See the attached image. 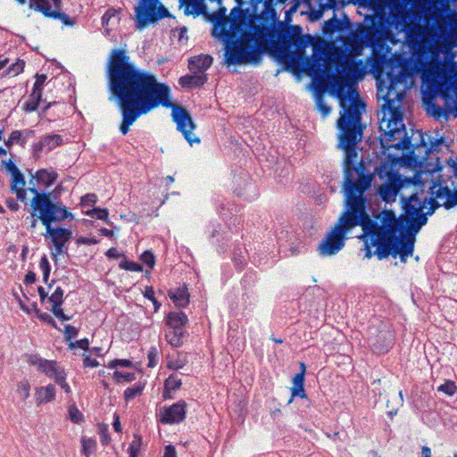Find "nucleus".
I'll return each mask as SVG.
<instances>
[{"mask_svg": "<svg viewBox=\"0 0 457 457\" xmlns=\"http://www.w3.org/2000/svg\"><path fill=\"white\" fill-rule=\"evenodd\" d=\"M108 87L121 113L120 131L126 135L130 126L142 115L163 106L171 108L172 120L187 142L199 144L193 134L196 128L189 112L171 102L170 87L159 82L150 71L142 70L133 62L125 49H112L107 62Z\"/></svg>", "mask_w": 457, "mask_h": 457, "instance_id": "obj_1", "label": "nucleus"}, {"mask_svg": "<svg viewBox=\"0 0 457 457\" xmlns=\"http://www.w3.org/2000/svg\"><path fill=\"white\" fill-rule=\"evenodd\" d=\"M344 192L345 210L340 215L333 228L325 236L318 246L321 256L337 253L344 246L347 232L361 226L363 232L365 258L376 255L378 260L393 257L395 237L392 231L393 217L388 212L383 219L378 215L373 220L366 212V198L363 193L371 186L372 176L365 174L362 162L355 163V159L345 157Z\"/></svg>", "mask_w": 457, "mask_h": 457, "instance_id": "obj_2", "label": "nucleus"}, {"mask_svg": "<svg viewBox=\"0 0 457 457\" xmlns=\"http://www.w3.org/2000/svg\"><path fill=\"white\" fill-rule=\"evenodd\" d=\"M328 62L336 66L337 73L328 67L319 65L314 71L313 80L320 91H329L338 99L341 107L337 121L340 132L339 146L346 158L356 159V145L361 140L365 129L361 124L365 104L358 92L352 89V84L362 78V62L352 60L341 48H335L328 56Z\"/></svg>", "mask_w": 457, "mask_h": 457, "instance_id": "obj_3", "label": "nucleus"}, {"mask_svg": "<svg viewBox=\"0 0 457 457\" xmlns=\"http://www.w3.org/2000/svg\"><path fill=\"white\" fill-rule=\"evenodd\" d=\"M438 199L432 195L429 198L420 199L418 194H412L409 197H402L403 213L398 218L390 210L379 214L380 219L386 212L393 217L392 234L396 241L392 250L394 258L398 256L402 262H406L407 258L413 254L415 235L427 224L428 215H432L442 205Z\"/></svg>", "mask_w": 457, "mask_h": 457, "instance_id": "obj_4", "label": "nucleus"}, {"mask_svg": "<svg viewBox=\"0 0 457 457\" xmlns=\"http://www.w3.org/2000/svg\"><path fill=\"white\" fill-rule=\"evenodd\" d=\"M29 191L34 195L30 200V228L34 229L37 221H41L54 245V249L51 253L55 260L58 255L64 253V247L71 238V231L63 228H53L52 224L67 219L72 220L74 215L67 207L59 203H54L51 193L40 192L34 185L29 187Z\"/></svg>", "mask_w": 457, "mask_h": 457, "instance_id": "obj_5", "label": "nucleus"}, {"mask_svg": "<svg viewBox=\"0 0 457 457\" xmlns=\"http://www.w3.org/2000/svg\"><path fill=\"white\" fill-rule=\"evenodd\" d=\"M270 30L262 25H235L226 42L228 65L256 63L270 49Z\"/></svg>", "mask_w": 457, "mask_h": 457, "instance_id": "obj_6", "label": "nucleus"}, {"mask_svg": "<svg viewBox=\"0 0 457 457\" xmlns=\"http://www.w3.org/2000/svg\"><path fill=\"white\" fill-rule=\"evenodd\" d=\"M279 39L283 46L278 47V58L287 69L293 72L299 71L300 59L311 43V36L303 35L302 27L290 25L280 31Z\"/></svg>", "mask_w": 457, "mask_h": 457, "instance_id": "obj_7", "label": "nucleus"}, {"mask_svg": "<svg viewBox=\"0 0 457 457\" xmlns=\"http://www.w3.org/2000/svg\"><path fill=\"white\" fill-rule=\"evenodd\" d=\"M415 70L419 68L415 65V61L403 60L397 71L391 68L386 73L387 81L378 80V93L380 94L385 101L384 106L388 109L395 107V102H400L404 96V89H399L398 87L405 85L407 80L412 77Z\"/></svg>", "mask_w": 457, "mask_h": 457, "instance_id": "obj_8", "label": "nucleus"}, {"mask_svg": "<svg viewBox=\"0 0 457 457\" xmlns=\"http://www.w3.org/2000/svg\"><path fill=\"white\" fill-rule=\"evenodd\" d=\"M438 74L440 79L436 85L437 92L449 104L451 113L457 118V62L453 60V55L447 58Z\"/></svg>", "mask_w": 457, "mask_h": 457, "instance_id": "obj_9", "label": "nucleus"}, {"mask_svg": "<svg viewBox=\"0 0 457 457\" xmlns=\"http://www.w3.org/2000/svg\"><path fill=\"white\" fill-rule=\"evenodd\" d=\"M169 11L158 0H139L135 7L137 27L139 29L169 16Z\"/></svg>", "mask_w": 457, "mask_h": 457, "instance_id": "obj_10", "label": "nucleus"}, {"mask_svg": "<svg viewBox=\"0 0 457 457\" xmlns=\"http://www.w3.org/2000/svg\"><path fill=\"white\" fill-rule=\"evenodd\" d=\"M385 131L388 148L413 151L411 137H408L405 126L401 120H388Z\"/></svg>", "mask_w": 457, "mask_h": 457, "instance_id": "obj_11", "label": "nucleus"}, {"mask_svg": "<svg viewBox=\"0 0 457 457\" xmlns=\"http://www.w3.org/2000/svg\"><path fill=\"white\" fill-rule=\"evenodd\" d=\"M368 344L377 354L387 353L393 346L394 336L389 328L383 322L378 327L369 328Z\"/></svg>", "mask_w": 457, "mask_h": 457, "instance_id": "obj_12", "label": "nucleus"}, {"mask_svg": "<svg viewBox=\"0 0 457 457\" xmlns=\"http://www.w3.org/2000/svg\"><path fill=\"white\" fill-rule=\"evenodd\" d=\"M27 361L29 365L36 367L37 371L53 379L54 382L66 373L64 368L58 361L45 359L38 353L29 354Z\"/></svg>", "mask_w": 457, "mask_h": 457, "instance_id": "obj_13", "label": "nucleus"}, {"mask_svg": "<svg viewBox=\"0 0 457 457\" xmlns=\"http://www.w3.org/2000/svg\"><path fill=\"white\" fill-rule=\"evenodd\" d=\"M187 404L179 400L170 406H163L160 410L159 420L162 424H179L186 419Z\"/></svg>", "mask_w": 457, "mask_h": 457, "instance_id": "obj_14", "label": "nucleus"}, {"mask_svg": "<svg viewBox=\"0 0 457 457\" xmlns=\"http://www.w3.org/2000/svg\"><path fill=\"white\" fill-rule=\"evenodd\" d=\"M5 169L12 175L11 191L16 195L18 200L26 202L28 189L25 188L26 182L22 173L11 160L6 162Z\"/></svg>", "mask_w": 457, "mask_h": 457, "instance_id": "obj_15", "label": "nucleus"}, {"mask_svg": "<svg viewBox=\"0 0 457 457\" xmlns=\"http://www.w3.org/2000/svg\"><path fill=\"white\" fill-rule=\"evenodd\" d=\"M429 193L436 198H445L442 205L445 209H451L457 205V189L453 191L447 186H442L439 180L432 181Z\"/></svg>", "mask_w": 457, "mask_h": 457, "instance_id": "obj_16", "label": "nucleus"}, {"mask_svg": "<svg viewBox=\"0 0 457 457\" xmlns=\"http://www.w3.org/2000/svg\"><path fill=\"white\" fill-rule=\"evenodd\" d=\"M430 51L431 45L429 42L423 39H417L413 42L411 58L415 61V65L420 71H424L428 67Z\"/></svg>", "mask_w": 457, "mask_h": 457, "instance_id": "obj_17", "label": "nucleus"}, {"mask_svg": "<svg viewBox=\"0 0 457 457\" xmlns=\"http://www.w3.org/2000/svg\"><path fill=\"white\" fill-rule=\"evenodd\" d=\"M384 32V26L381 22L372 21L370 25L361 29V34L368 46H374L379 43Z\"/></svg>", "mask_w": 457, "mask_h": 457, "instance_id": "obj_18", "label": "nucleus"}, {"mask_svg": "<svg viewBox=\"0 0 457 457\" xmlns=\"http://www.w3.org/2000/svg\"><path fill=\"white\" fill-rule=\"evenodd\" d=\"M64 291L61 287H56L48 297V301L51 303L52 313L62 321H68L71 320L72 316H69L64 313L62 304L63 303Z\"/></svg>", "mask_w": 457, "mask_h": 457, "instance_id": "obj_19", "label": "nucleus"}, {"mask_svg": "<svg viewBox=\"0 0 457 457\" xmlns=\"http://www.w3.org/2000/svg\"><path fill=\"white\" fill-rule=\"evenodd\" d=\"M63 144L62 136L59 134H52L42 137L38 142L32 145L34 154L42 153L44 151L50 152L53 149Z\"/></svg>", "mask_w": 457, "mask_h": 457, "instance_id": "obj_20", "label": "nucleus"}, {"mask_svg": "<svg viewBox=\"0 0 457 457\" xmlns=\"http://www.w3.org/2000/svg\"><path fill=\"white\" fill-rule=\"evenodd\" d=\"M376 173L380 179H386V184L391 186L397 192L401 189L402 180L397 171L393 170L386 164H381L376 169Z\"/></svg>", "mask_w": 457, "mask_h": 457, "instance_id": "obj_21", "label": "nucleus"}, {"mask_svg": "<svg viewBox=\"0 0 457 457\" xmlns=\"http://www.w3.org/2000/svg\"><path fill=\"white\" fill-rule=\"evenodd\" d=\"M212 57L210 54H199L193 56L188 61V69L193 73L204 74V71L212 65Z\"/></svg>", "mask_w": 457, "mask_h": 457, "instance_id": "obj_22", "label": "nucleus"}, {"mask_svg": "<svg viewBox=\"0 0 457 457\" xmlns=\"http://www.w3.org/2000/svg\"><path fill=\"white\" fill-rule=\"evenodd\" d=\"M56 390L54 385L37 386L35 388V402L37 406H40L54 401Z\"/></svg>", "mask_w": 457, "mask_h": 457, "instance_id": "obj_23", "label": "nucleus"}, {"mask_svg": "<svg viewBox=\"0 0 457 457\" xmlns=\"http://www.w3.org/2000/svg\"><path fill=\"white\" fill-rule=\"evenodd\" d=\"M212 3L220 4L221 0H209ZM185 13L187 15L192 14L194 16L208 15L207 7L204 0H184Z\"/></svg>", "mask_w": 457, "mask_h": 457, "instance_id": "obj_24", "label": "nucleus"}, {"mask_svg": "<svg viewBox=\"0 0 457 457\" xmlns=\"http://www.w3.org/2000/svg\"><path fill=\"white\" fill-rule=\"evenodd\" d=\"M304 369L295 375L293 378L294 386L291 387V396L287 403H291L296 396H299L302 399L307 397L304 390Z\"/></svg>", "mask_w": 457, "mask_h": 457, "instance_id": "obj_25", "label": "nucleus"}, {"mask_svg": "<svg viewBox=\"0 0 457 457\" xmlns=\"http://www.w3.org/2000/svg\"><path fill=\"white\" fill-rule=\"evenodd\" d=\"M36 4L37 10L41 12L46 17L54 18V19H62L65 21L66 24H69L68 16L63 12H59L56 11H52L51 4L48 0H33Z\"/></svg>", "mask_w": 457, "mask_h": 457, "instance_id": "obj_26", "label": "nucleus"}, {"mask_svg": "<svg viewBox=\"0 0 457 457\" xmlns=\"http://www.w3.org/2000/svg\"><path fill=\"white\" fill-rule=\"evenodd\" d=\"M187 321V316L183 312H170L166 316V325L169 327V328L185 330L184 327Z\"/></svg>", "mask_w": 457, "mask_h": 457, "instance_id": "obj_27", "label": "nucleus"}, {"mask_svg": "<svg viewBox=\"0 0 457 457\" xmlns=\"http://www.w3.org/2000/svg\"><path fill=\"white\" fill-rule=\"evenodd\" d=\"M318 2V9H311L309 12V19L311 21H319L325 11L328 10H336L337 2V0H317Z\"/></svg>", "mask_w": 457, "mask_h": 457, "instance_id": "obj_28", "label": "nucleus"}, {"mask_svg": "<svg viewBox=\"0 0 457 457\" xmlns=\"http://www.w3.org/2000/svg\"><path fill=\"white\" fill-rule=\"evenodd\" d=\"M207 81L205 74L194 73V75H185L179 78V83L182 87L195 88L202 87Z\"/></svg>", "mask_w": 457, "mask_h": 457, "instance_id": "obj_29", "label": "nucleus"}, {"mask_svg": "<svg viewBox=\"0 0 457 457\" xmlns=\"http://www.w3.org/2000/svg\"><path fill=\"white\" fill-rule=\"evenodd\" d=\"M56 179L57 174L54 171H47L46 170L42 169L36 172L30 179L29 184H32V180L35 179L37 182L42 183L44 186L48 187L54 184Z\"/></svg>", "mask_w": 457, "mask_h": 457, "instance_id": "obj_30", "label": "nucleus"}, {"mask_svg": "<svg viewBox=\"0 0 457 457\" xmlns=\"http://www.w3.org/2000/svg\"><path fill=\"white\" fill-rule=\"evenodd\" d=\"M169 296L179 307H186L189 303V294L186 287L178 288L174 293L170 292Z\"/></svg>", "mask_w": 457, "mask_h": 457, "instance_id": "obj_31", "label": "nucleus"}, {"mask_svg": "<svg viewBox=\"0 0 457 457\" xmlns=\"http://www.w3.org/2000/svg\"><path fill=\"white\" fill-rule=\"evenodd\" d=\"M185 330L169 328L165 333V339L173 347H179L184 343Z\"/></svg>", "mask_w": 457, "mask_h": 457, "instance_id": "obj_32", "label": "nucleus"}, {"mask_svg": "<svg viewBox=\"0 0 457 457\" xmlns=\"http://www.w3.org/2000/svg\"><path fill=\"white\" fill-rule=\"evenodd\" d=\"M181 378L176 374H171L164 382V391L162 396L164 399L170 398V392L176 391L181 386Z\"/></svg>", "mask_w": 457, "mask_h": 457, "instance_id": "obj_33", "label": "nucleus"}, {"mask_svg": "<svg viewBox=\"0 0 457 457\" xmlns=\"http://www.w3.org/2000/svg\"><path fill=\"white\" fill-rule=\"evenodd\" d=\"M428 112L436 120H439L443 117L447 120L451 114V109H449V104L445 102L444 107H441L436 104H431L428 105Z\"/></svg>", "mask_w": 457, "mask_h": 457, "instance_id": "obj_34", "label": "nucleus"}, {"mask_svg": "<svg viewBox=\"0 0 457 457\" xmlns=\"http://www.w3.org/2000/svg\"><path fill=\"white\" fill-rule=\"evenodd\" d=\"M30 388V383L27 378L18 381L15 392L22 402H25L29 397Z\"/></svg>", "mask_w": 457, "mask_h": 457, "instance_id": "obj_35", "label": "nucleus"}, {"mask_svg": "<svg viewBox=\"0 0 457 457\" xmlns=\"http://www.w3.org/2000/svg\"><path fill=\"white\" fill-rule=\"evenodd\" d=\"M81 442V452L86 457H89L96 451L97 443L96 440L91 437L82 436Z\"/></svg>", "mask_w": 457, "mask_h": 457, "instance_id": "obj_36", "label": "nucleus"}, {"mask_svg": "<svg viewBox=\"0 0 457 457\" xmlns=\"http://www.w3.org/2000/svg\"><path fill=\"white\" fill-rule=\"evenodd\" d=\"M342 29V22L334 13L333 17L327 20L323 24V31L325 34H333Z\"/></svg>", "mask_w": 457, "mask_h": 457, "instance_id": "obj_37", "label": "nucleus"}, {"mask_svg": "<svg viewBox=\"0 0 457 457\" xmlns=\"http://www.w3.org/2000/svg\"><path fill=\"white\" fill-rule=\"evenodd\" d=\"M144 388L145 384L141 382H137L132 386L128 387L123 394L125 401L129 402L135 397L141 395Z\"/></svg>", "mask_w": 457, "mask_h": 457, "instance_id": "obj_38", "label": "nucleus"}, {"mask_svg": "<svg viewBox=\"0 0 457 457\" xmlns=\"http://www.w3.org/2000/svg\"><path fill=\"white\" fill-rule=\"evenodd\" d=\"M378 192L381 198L386 202L395 200L398 193L395 188L391 187V186H388L386 183L378 187Z\"/></svg>", "mask_w": 457, "mask_h": 457, "instance_id": "obj_39", "label": "nucleus"}, {"mask_svg": "<svg viewBox=\"0 0 457 457\" xmlns=\"http://www.w3.org/2000/svg\"><path fill=\"white\" fill-rule=\"evenodd\" d=\"M42 100L41 93H33L29 96V100L24 104V111L31 112L37 109L39 103Z\"/></svg>", "mask_w": 457, "mask_h": 457, "instance_id": "obj_40", "label": "nucleus"}, {"mask_svg": "<svg viewBox=\"0 0 457 457\" xmlns=\"http://www.w3.org/2000/svg\"><path fill=\"white\" fill-rule=\"evenodd\" d=\"M218 4L219 8L217 9V11L208 13V15H206L209 18V20L213 23H220L221 21H226L227 9L224 6H221V3Z\"/></svg>", "mask_w": 457, "mask_h": 457, "instance_id": "obj_41", "label": "nucleus"}, {"mask_svg": "<svg viewBox=\"0 0 457 457\" xmlns=\"http://www.w3.org/2000/svg\"><path fill=\"white\" fill-rule=\"evenodd\" d=\"M437 391L444 393L448 396H453L457 392V386L453 380H446L437 387Z\"/></svg>", "mask_w": 457, "mask_h": 457, "instance_id": "obj_42", "label": "nucleus"}, {"mask_svg": "<svg viewBox=\"0 0 457 457\" xmlns=\"http://www.w3.org/2000/svg\"><path fill=\"white\" fill-rule=\"evenodd\" d=\"M112 378L117 383L131 382L136 379V374L134 372H122L115 370Z\"/></svg>", "mask_w": 457, "mask_h": 457, "instance_id": "obj_43", "label": "nucleus"}, {"mask_svg": "<svg viewBox=\"0 0 457 457\" xmlns=\"http://www.w3.org/2000/svg\"><path fill=\"white\" fill-rule=\"evenodd\" d=\"M141 445H142L141 436L138 435H134V438L129 447V457H137L138 456Z\"/></svg>", "mask_w": 457, "mask_h": 457, "instance_id": "obj_44", "label": "nucleus"}, {"mask_svg": "<svg viewBox=\"0 0 457 457\" xmlns=\"http://www.w3.org/2000/svg\"><path fill=\"white\" fill-rule=\"evenodd\" d=\"M119 267L121 270H129V271H134V272H140L143 270V267L135 262L129 261L127 259H124L119 263Z\"/></svg>", "mask_w": 457, "mask_h": 457, "instance_id": "obj_45", "label": "nucleus"}, {"mask_svg": "<svg viewBox=\"0 0 457 457\" xmlns=\"http://www.w3.org/2000/svg\"><path fill=\"white\" fill-rule=\"evenodd\" d=\"M46 79H47V77L46 74H36L32 92L33 93H41V95H42L43 94V87L45 85Z\"/></svg>", "mask_w": 457, "mask_h": 457, "instance_id": "obj_46", "label": "nucleus"}, {"mask_svg": "<svg viewBox=\"0 0 457 457\" xmlns=\"http://www.w3.org/2000/svg\"><path fill=\"white\" fill-rule=\"evenodd\" d=\"M143 295L146 299L150 300L153 303V304L154 306V312H157L161 307V303L158 302L157 299L155 298L153 287H151V286L145 287Z\"/></svg>", "mask_w": 457, "mask_h": 457, "instance_id": "obj_47", "label": "nucleus"}, {"mask_svg": "<svg viewBox=\"0 0 457 457\" xmlns=\"http://www.w3.org/2000/svg\"><path fill=\"white\" fill-rule=\"evenodd\" d=\"M87 214L96 220H106L108 219L109 212L107 209L94 208L87 211Z\"/></svg>", "mask_w": 457, "mask_h": 457, "instance_id": "obj_48", "label": "nucleus"}, {"mask_svg": "<svg viewBox=\"0 0 457 457\" xmlns=\"http://www.w3.org/2000/svg\"><path fill=\"white\" fill-rule=\"evenodd\" d=\"M140 261L145 264L149 269H153L155 265V256L151 251H145L140 255Z\"/></svg>", "mask_w": 457, "mask_h": 457, "instance_id": "obj_49", "label": "nucleus"}, {"mask_svg": "<svg viewBox=\"0 0 457 457\" xmlns=\"http://www.w3.org/2000/svg\"><path fill=\"white\" fill-rule=\"evenodd\" d=\"M39 266L43 272V281L45 283H47L49 276H50L51 267H50L49 262L46 256H43L41 258Z\"/></svg>", "mask_w": 457, "mask_h": 457, "instance_id": "obj_50", "label": "nucleus"}, {"mask_svg": "<svg viewBox=\"0 0 457 457\" xmlns=\"http://www.w3.org/2000/svg\"><path fill=\"white\" fill-rule=\"evenodd\" d=\"M25 67V62L23 60L18 59L16 62L12 63L8 68V73L12 76H17L21 73Z\"/></svg>", "mask_w": 457, "mask_h": 457, "instance_id": "obj_51", "label": "nucleus"}, {"mask_svg": "<svg viewBox=\"0 0 457 457\" xmlns=\"http://www.w3.org/2000/svg\"><path fill=\"white\" fill-rule=\"evenodd\" d=\"M69 415L70 419L74 423H80L84 420L83 414L79 411V410L76 406H70L69 407Z\"/></svg>", "mask_w": 457, "mask_h": 457, "instance_id": "obj_52", "label": "nucleus"}, {"mask_svg": "<svg viewBox=\"0 0 457 457\" xmlns=\"http://www.w3.org/2000/svg\"><path fill=\"white\" fill-rule=\"evenodd\" d=\"M316 104L318 110L320 112L323 117H326L331 112V108L324 102L321 95L317 96Z\"/></svg>", "mask_w": 457, "mask_h": 457, "instance_id": "obj_53", "label": "nucleus"}, {"mask_svg": "<svg viewBox=\"0 0 457 457\" xmlns=\"http://www.w3.org/2000/svg\"><path fill=\"white\" fill-rule=\"evenodd\" d=\"M148 364L147 366L150 368H154L157 365L158 362V350L155 346L150 348L147 353Z\"/></svg>", "mask_w": 457, "mask_h": 457, "instance_id": "obj_54", "label": "nucleus"}, {"mask_svg": "<svg viewBox=\"0 0 457 457\" xmlns=\"http://www.w3.org/2000/svg\"><path fill=\"white\" fill-rule=\"evenodd\" d=\"M35 312H36L37 317L40 320L50 324L52 327H54L55 328H58L57 325H56V322L54 321V320L47 312H42L38 309H36Z\"/></svg>", "mask_w": 457, "mask_h": 457, "instance_id": "obj_55", "label": "nucleus"}, {"mask_svg": "<svg viewBox=\"0 0 457 457\" xmlns=\"http://www.w3.org/2000/svg\"><path fill=\"white\" fill-rule=\"evenodd\" d=\"M117 366L120 367H131L132 361L127 359H115L109 362L108 368L113 369Z\"/></svg>", "mask_w": 457, "mask_h": 457, "instance_id": "obj_56", "label": "nucleus"}, {"mask_svg": "<svg viewBox=\"0 0 457 457\" xmlns=\"http://www.w3.org/2000/svg\"><path fill=\"white\" fill-rule=\"evenodd\" d=\"M69 347L71 349L80 348L83 350H87L89 347V341L87 338H83L76 342H70Z\"/></svg>", "mask_w": 457, "mask_h": 457, "instance_id": "obj_57", "label": "nucleus"}, {"mask_svg": "<svg viewBox=\"0 0 457 457\" xmlns=\"http://www.w3.org/2000/svg\"><path fill=\"white\" fill-rule=\"evenodd\" d=\"M79 333V330L71 325H66L64 329L65 338L67 341H71L72 338L76 337Z\"/></svg>", "mask_w": 457, "mask_h": 457, "instance_id": "obj_58", "label": "nucleus"}, {"mask_svg": "<svg viewBox=\"0 0 457 457\" xmlns=\"http://www.w3.org/2000/svg\"><path fill=\"white\" fill-rule=\"evenodd\" d=\"M101 443L104 445H107L111 442V436L109 435L108 428L106 426H104L100 428L99 431Z\"/></svg>", "mask_w": 457, "mask_h": 457, "instance_id": "obj_59", "label": "nucleus"}, {"mask_svg": "<svg viewBox=\"0 0 457 457\" xmlns=\"http://www.w3.org/2000/svg\"><path fill=\"white\" fill-rule=\"evenodd\" d=\"M66 379H67V373H64V375H62L59 379H57L55 381V383L57 385H59L66 394L69 395L71 393V388L70 385L67 383Z\"/></svg>", "mask_w": 457, "mask_h": 457, "instance_id": "obj_60", "label": "nucleus"}, {"mask_svg": "<svg viewBox=\"0 0 457 457\" xmlns=\"http://www.w3.org/2000/svg\"><path fill=\"white\" fill-rule=\"evenodd\" d=\"M83 365L85 368H96L99 366V362L89 355L84 354Z\"/></svg>", "mask_w": 457, "mask_h": 457, "instance_id": "obj_61", "label": "nucleus"}, {"mask_svg": "<svg viewBox=\"0 0 457 457\" xmlns=\"http://www.w3.org/2000/svg\"><path fill=\"white\" fill-rule=\"evenodd\" d=\"M96 202V195L95 194H87L81 197V205H90Z\"/></svg>", "mask_w": 457, "mask_h": 457, "instance_id": "obj_62", "label": "nucleus"}, {"mask_svg": "<svg viewBox=\"0 0 457 457\" xmlns=\"http://www.w3.org/2000/svg\"><path fill=\"white\" fill-rule=\"evenodd\" d=\"M163 457H177V452L173 445H167L164 449Z\"/></svg>", "mask_w": 457, "mask_h": 457, "instance_id": "obj_63", "label": "nucleus"}, {"mask_svg": "<svg viewBox=\"0 0 457 457\" xmlns=\"http://www.w3.org/2000/svg\"><path fill=\"white\" fill-rule=\"evenodd\" d=\"M105 255L108 257V258H113V259H118L120 258L122 254L118 252V250L115 248V247H111L110 249L107 250V252L105 253Z\"/></svg>", "mask_w": 457, "mask_h": 457, "instance_id": "obj_64", "label": "nucleus"}]
</instances>
